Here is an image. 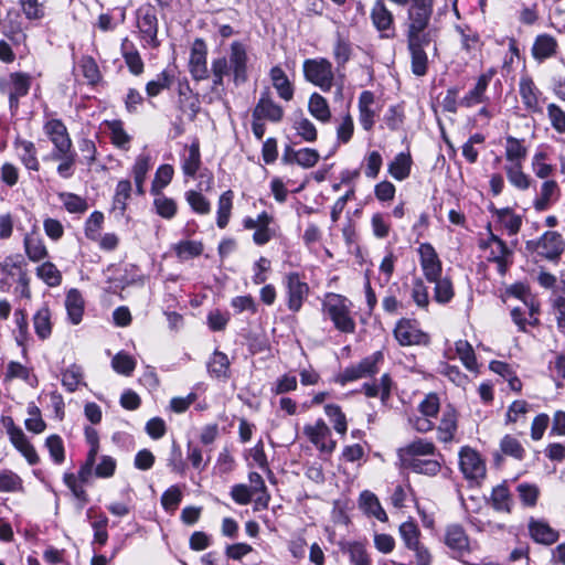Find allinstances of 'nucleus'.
I'll return each instance as SVG.
<instances>
[{"label":"nucleus","instance_id":"obj_22","mask_svg":"<svg viewBox=\"0 0 565 565\" xmlns=\"http://www.w3.org/2000/svg\"><path fill=\"white\" fill-rule=\"evenodd\" d=\"M519 94L523 107L529 113H542L541 97L542 92L537 88L533 79L524 75L519 82Z\"/></svg>","mask_w":565,"mask_h":565},{"label":"nucleus","instance_id":"obj_57","mask_svg":"<svg viewBox=\"0 0 565 565\" xmlns=\"http://www.w3.org/2000/svg\"><path fill=\"white\" fill-rule=\"evenodd\" d=\"M63 481L73 497L78 501L79 508L83 509L89 501L88 494L83 486L85 482H82L78 475L76 476L73 472H65L63 475Z\"/></svg>","mask_w":565,"mask_h":565},{"label":"nucleus","instance_id":"obj_39","mask_svg":"<svg viewBox=\"0 0 565 565\" xmlns=\"http://www.w3.org/2000/svg\"><path fill=\"white\" fill-rule=\"evenodd\" d=\"M24 253L30 262L40 263L49 257V250L44 241L31 233H25L23 237Z\"/></svg>","mask_w":565,"mask_h":565},{"label":"nucleus","instance_id":"obj_40","mask_svg":"<svg viewBox=\"0 0 565 565\" xmlns=\"http://www.w3.org/2000/svg\"><path fill=\"white\" fill-rule=\"evenodd\" d=\"M527 157V147L525 139H519L513 136L505 137L504 158L507 164L523 163Z\"/></svg>","mask_w":565,"mask_h":565},{"label":"nucleus","instance_id":"obj_25","mask_svg":"<svg viewBox=\"0 0 565 565\" xmlns=\"http://www.w3.org/2000/svg\"><path fill=\"white\" fill-rule=\"evenodd\" d=\"M561 196V189L555 180H544L536 196L533 200V207L537 212L548 210Z\"/></svg>","mask_w":565,"mask_h":565},{"label":"nucleus","instance_id":"obj_23","mask_svg":"<svg viewBox=\"0 0 565 565\" xmlns=\"http://www.w3.org/2000/svg\"><path fill=\"white\" fill-rule=\"evenodd\" d=\"M429 45V38H408V49L412 56V72L417 76H424L427 73L428 58L425 47Z\"/></svg>","mask_w":565,"mask_h":565},{"label":"nucleus","instance_id":"obj_9","mask_svg":"<svg viewBox=\"0 0 565 565\" xmlns=\"http://www.w3.org/2000/svg\"><path fill=\"white\" fill-rule=\"evenodd\" d=\"M444 543L456 559H462L475 550L465 527L458 523H451L445 527Z\"/></svg>","mask_w":565,"mask_h":565},{"label":"nucleus","instance_id":"obj_19","mask_svg":"<svg viewBox=\"0 0 565 565\" xmlns=\"http://www.w3.org/2000/svg\"><path fill=\"white\" fill-rule=\"evenodd\" d=\"M494 68H489L487 72L478 76L475 86L459 100L460 105L466 108H471L479 104H484L489 100L486 95L488 86L495 75Z\"/></svg>","mask_w":565,"mask_h":565},{"label":"nucleus","instance_id":"obj_12","mask_svg":"<svg viewBox=\"0 0 565 565\" xmlns=\"http://www.w3.org/2000/svg\"><path fill=\"white\" fill-rule=\"evenodd\" d=\"M394 337L403 347L426 345L429 343V335L422 331L418 322L413 319L402 318L394 328Z\"/></svg>","mask_w":565,"mask_h":565},{"label":"nucleus","instance_id":"obj_29","mask_svg":"<svg viewBox=\"0 0 565 565\" xmlns=\"http://www.w3.org/2000/svg\"><path fill=\"white\" fill-rule=\"evenodd\" d=\"M457 430L458 413L454 407L448 406L443 411L439 425L437 426V439L444 444L451 443Z\"/></svg>","mask_w":565,"mask_h":565},{"label":"nucleus","instance_id":"obj_54","mask_svg":"<svg viewBox=\"0 0 565 565\" xmlns=\"http://www.w3.org/2000/svg\"><path fill=\"white\" fill-rule=\"evenodd\" d=\"M308 110L317 120L321 122H329L331 119V111L327 99L318 93H313L308 103Z\"/></svg>","mask_w":565,"mask_h":565},{"label":"nucleus","instance_id":"obj_13","mask_svg":"<svg viewBox=\"0 0 565 565\" xmlns=\"http://www.w3.org/2000/svg\"><path fill=\"white\" fill-rule=\"evenodd\" d=\"M459 468L463 477L478 481L486 477V463L477 450L465 446L459 451Z\"/></svg>","mask_w":565,"mask_h":565},{"label":"nucleus","instance_id":"obj_55","mask_svg":"<svg viewBox=\"0 0 565 565\" xmlns=\"http://www.w3.org/2000/svg\"><path fill=\"white\" fill-rule=\"evenodd\" d=\"M131 192L132 185L128 179L118 181L113 198V210L119 211L121 216L127 210V203L131 196Z\"/></svg>","mask_w":565,"mask_h":565},{"label":"nucleus","instance_id":"obj_59","mask_svg":"<svg viewBox=\"0 0 565 565\" xmlns=\"http://www.w3.org/2000/svg\"><path fill=\"white\" fill-rule=\"evenodd\" d=\"M455 349L465 367L477 373L478 363L472 345L467 340H458L455 342Z\"/></svg>","mask_w":565,"mask_h":565},{"label":"nucleus","instance_id":"obj_32","mask_svg":"<svg viewBox=\"0 0 565 565\" xmlns=\"http://www.w3.org/2000/svg\"><path fill=\"white\" fill-rule=\"evenodd\" d=\"M201 164L200 142L199 139L195 138L190 146L184 147V151L181 154V169L185 177L194 178Z\"/></svg>","mask_w":565,"mask_h":565},{"label":"nucleus","instance_id":"obj_5","mask_svg":"<svg viewBox=\"0 0 565 565\" xmlns=\"http://www.w3.org/2000/svg\"><path fill=\"white\" fill-rule=\"evenodd\" d=\"M282 286L285 288V298L288 310L294 313L299 312L309 296V285L303 280L299 273L291 271L284 276Z\"/></svg>","mask_w":565,"mask_h":565},{"label":"nucleus","instance_id":"obj_61","mask_svg":"<svg viewBox=\"0 0 565 565\" xmlns=\"http://www.w3.org/2000/svg\"><path fill=\"white\" fill-rule=\"evenodd\" d=\"M500 450L503 455L512 457L515 460H523L526 455V450L521 444V441L512 436V435H505L500 440Z\"/></svg>","mask_w":565,"mask_h":565},{"label":"nucleus","instance_id":"obj_38","mask_svg":"<svg viewBox=\"0 0 565 565\" xmlns=\"http://www.w3.org/2000/svg\"><path fill=\"white\" fill-rule=\"evenodd\" d=\"M269 76L278 96L286 102H290L294 98L295 88L285 71L279 66H274Z\"/></svg>","mask_w":565,"mask_h":565},{"label":"nucleus","instance_id":"obj_20","mask_svg":"<svg viewBox=\"0 0 565 565\" xmlns=\"http://www.w3.org/2000/svg\"><path fill=\"white\" fill-rule=\"evenodd\" d=\"M419 264L426 280H436L443 273V265L437 252L430 243H422L418 247Z\"/></svg>","mask_w":565,"mask_h":565},{"label":"nucleus","instance_id":"obj_52","mask_svg":"<svg viewBox=\"0 0 565 565\" xmlns=\"http://www.w3.org/2000/svg\"><path fill=\"white\" fill-rule=\"evenodd\" d=\"M292 129L296 136L305 142H315L318 138V131L315 124L302 114L296 116L292 121Z\"/></svg>","mask_w":565,"mask_h":565},{"label":"nucleus","instance_id":"obj_30","mask_svg":"<svg viewBox=\"0 0 565 565\" xmlns=\"http://www.w3.org/2000/svg\"><path fill=\"white\" fill-rule=\"evenodd\" d=\"M13 147L18 151V158L25 169L38 172L40 170V161L38 159V150L31 140L17 137Z\"/></svg>","mask_w":565,"mask_h":565},{"label":"nucleus","instance_id":"obj_53","mask_svg":"<svg viewBox=\"0 0 565 565\" xmlns=\"http://www.w3.org/2000/svg\"><path fill=\"white\" fill-rule=\"evenodd\" d=\"M76 152L73 149L65 152H51V158L58 161L56 171L63 179H68L74 174V164L76 162Z\"/></svg>","mask_w":565,"mask_h":565},{"label":"nucleus","instance_id":"obj_8","mask_svg":"<svg viewBox=\"0 0 565 565\" xmlns=\"http://www.w3.org/2000/svg\"><path fill=\"white\" fill-rule=\"evenodd\" d=\"M274 224V216L266 211L259 213L256 218L250 216L243 218V227L254 230L253 242L257 246L266 245L277 236L278 230L273 226Z\"/></svg>","mask_w":565,"mask_h":565},{"label":"nucleus","instance_id":"obj_37","mask_svg":"<svg viewBox=\"0 0 565 565\" xmlns=\"http://www.w3.org/2000/svg\"><path fill=\"white\" fill-rule=\"evenodd\" d=\"M370 18L372 20L373 25L380 32L391 30L394 24V15L392 11L387 8L384 0L374 1L371 8Z\"/></svg>","mask_w":565,"mask_h":565},{"label":"nucleus","instance_id":"obj_36","mask_svg":"<svg viewBox=\"0 0 565 565\" xmlns=\"http://www.w3.org/2000/svg\"><path fill=\"white\" fill-rule=\"evenodd\" d=\"M32 323L35 334L41 341L47 340L53 331L52 311L43 303L33 315Z\"/></svg>","mask_w":565,"mask_h":565},{"label":"nucleus","instance_id":"obj_34","mask_svg":"<svg viewBox=\"0 0 565 565\" xmlns=\"http://www.w3.org/2000/svg\"><path fill=\"white\" fill-rule=\"evenodd\" d=\"M206 185L201 188L200 191L189 190L185 192L184 198L191 210L200 215H206L211 212V202L207 198L202 194V190L209 191L213 184V175L210 174L206 180ZM203 185V182L200 183V186Z\"/></svg>","mask_w":565,"mask_h":565},{"label":"nucleus","instance_id":"obj_48","mask_svg":"<svg viewBox=\"0 0 565 565\" xmlns=\"http://www.w3.org/2000/svg\"><path fill=\"white\" fill-rule=\"evenodd\" d=\"M172 250L180 260L184 262L202 255L204 245L201 241L184 239L175 243Z\"/></svg>","mask_w":565,"mask_h":565},{"label":"nucleus","instance_id":"obj_17","mask_svg":"<svg viewBox=\"0 0 565 565\" xmlns=\"http://www.w3.org/2000/svg\"><path fill=\"white\" fill-rule=\"evenodd\" d=\"M359 121L365 131H371L379 116L380 107L371 90H363L358 99Z\"/></svg>","mask_w":565,"mask_h":565},{"label":"nucleus","instance_id":"obj_64","mask_svg":"<svg viewBox=\"0 0 565 565\" xmlns=\"http://www.w3.org/2000/svg\"><path fill=\"white\" fill-rule=\"evenodd\" d=\"M58 200L63 203L64 209L72 214H83L87 211L88 204L86 200L75 193L61 192L57 194Z\"/></svg>","mask_w":565,"mask_h":565},{"label":"nucleus","instance_id":"obj_50","mask_svg":"<svg viewBox=\"0 0 565 565\" xmlns=\"http://www.w3.org/2000/svg\"><path fill=\"white\" fill-rule=\"evenodd\" d=\"M492 212L509 235L512 236L519 233L522 226L521 215L515 214L510 207L494 209Z\"/></svg>","mask_w":565,"mask_h":565},{"label":"nucleus","instance_id":"obj_58","mask_svg":"<svg viewBox=\"0 0 565 565\" xmlns=\"http://www.w3.org/2000/svg\"><path fill=\"white\" fill-rule=\"evenodd\" d=\"M324 414L332 423L335 433L344 436L348 430V420L345 414L342 412L341 406L334 403L326 404Z\"/></svg>","mask_w":565,"mask_h":565},{"label":"nucleus","instance_id":"obj_7","mask_svg":"<svg viewBox=\"0 0 565 565\" xmlns=\"http://www.w3.org/2000/svg\"><path fill=\"white\" fill-rule=\"evenodd\" d=\"M435 0H411L407 9V35H419L429 24Z\"/></svg>","mask_w":565,"mask_h":565},{"label":"nucleus","instance_id":"obj_62","mask_svg":"<svg viewBox=\"0 0 565 565\" xmlns=\"http://www.w3.org/2000/svg\"><path fill=\"white\" fill-rule=\"evenodd\" d=\"M36 276L50 287L62 284V273L52 262H44L36 267Z\"/></svg>","mask_w":565,"mask_h":565},{"label":"nucleus","instance_id":"obj_60","mask_svg":"<svg viewBox=\"0 0 565 565\" xmlns=\"http://www.w3.org/2000/svg\"><path fill=\"white\" fill-rule=\"evenodd\" d=\"M435 284L434 299L438 303L446 305L451 301L455 290L450 278L439 276L436 280H428Z\"/></svg>","mask_w":565,"mask_h":565},{"label":"nucleus","instance_id":"obj_35","mask_svg":"<svg viewBox=\"0 0 565 565\" xmlns=\"http://www.w3.org/2000/svg\"><path fill=\"white\" fill-rule=\"evenodd\" d=\"M359 508L367 516H373L381 522H387L388 516L379 498L370 490H364L359 495Z\"/></svg>","mask_w":565,"mask_h":565},{"label":"nucleus","instance_id":"obj_24","mask_svg":"<svg viewBox=\"0 0 565 565\" xmlns=\"http://www.w3.org/2000/svg\"><path fill=\"white\" fill-rule=\"evenodd\" d=\"M565 249V241L556 231L545 232L537 242V253L548 259L556 260Z\"/></svg>","mask_w":565,"mask_h":565},{"label":"nucleus","instance_id":"obj_33","mask_svg":"<svg viewBox=\"0 0 565 565\" xmlns=\"http://www.w3.org/2000/svg\"><path fill=\"white\" fill-rule=\"evenodd\" d=\"M399 463L403 469L429 477L437 476L441 470L440 460L434 457H417Z\"/></svg>","mask_w":565,"mask_h":565},{"label":"nucleus","instance_id":"obj_49","mask_svg":"<svg viewBox=\"0 0 565 565\" xmlns=\"http://www.w3.org/2000/svg\"><path fill=\"white\" fill-rule=\"evenodd\" d=\"M504 172L511 185L520 191H526L531 186V178L524 173L523 163L505 164Z\"/></svg>","mask_w":565,"mask_h":565},{"label":"nucleus","instance_id":"obj_41","mask_svg":"<svg viewBox=\"0 0 565 565\" xmlns=\"http://www.w3.org/2000/svg\"><path fill=\"white\" fill-rule=\"evenodd\" d=\"M137 25L143 35H157L158 19L154 7L148 4L137 10Z\"/></svg>","mask_w":565,"mask_h":565},{"label":"nucleus","instance_id":"obj_46","mask_svg":"<svg viewBox=\"0 0 565 565\" xmlns=\"http://www.w3.org/2000/svg\"><path fill=\"white\" fill-rule=\"evenodd\" d=\"M412 157L409 152L397 153L388 164V173L397 181L408 178L412 168Z\"/></svg>","mask_w":565,"mask_h":565},{"label":"nucleus","instance_id":"obj_63","mask_svg":"<svg viewBox=\"0 0 565 565\" xmlns=\"http://www.w3.org/2000/svg\"><path fill=\"white\" fill-rule=\"evenodd\" d=\"M515 491L521 503L526 508H534L540 497V488L535 483L521 482L516 486Z\"/></svg>","mask_w":565,"mask_h":565},{"label":"nucleus","instance_id":"obj_10","mask_svg":"<svg viewBox=\"0 0 565 565\" xmlns=\"http://www.w3.org/2000/svg\"><path fill=\"white\" fill-rule=\"evenodd\" d=\"M303 74L308 82L322 90H330L334 75L332 64L326 58H308L303 62Z\"/></svg>","mask_w":565,"mask_h":565},{"label":"nucleus","instance_id":"obj_26","mask_svg":"<svg viewBox=\"0 0 565 565\" xmlns=\"http://www.w3.org/2000/svg\"><path fill=\"white\" fill-rule=\"evenodd\" d=\"M530 537L539 544L552 545L558 541L559 534L546 521L530 518L527 524Z\"/></svg>","mask_w":565,"mask_h":565},{"label":"nucleus","instance_id":"obj_15","mask_svg":"<svg viewBox=\"0 0 565 565\" xmlns=\"http://www.w3.org/2000/svg\"><path fill=\"white\" fill-rule=\"evenodd\" d=\"M417 457H440L436 445L425 438H415L411 443L397 449V458L401 461L414 459Z\"/></svg>","mask_w":565,"mask_h":565},{"label":"nucleus","instance_id":"obj_6","mask_svg":"<svg viewBox=\"0 0 565 565\" xmlns=\"http://www.w3.org/2000/svg\"><path fill=\"white\" fill-rule=\"evenodd\" d=\"M479 247L484 250L489 249L488 262L497 264L499 274L505 275L512 265L513 256V250L508 247L507 243L489 230L488 238L481 239Z\"/></svg>","mask_w":565,"mask_h":565},{"label":"nucleus","instance_id":"obj_51","mask_svg":"<svg viewBox=\"0 0 565 565\" xmlns=\"http://www.w3.org/2000/svg\"><path fill=\"white\" fill-rule=\"evenodd\" d=\"M10 441L14 448L25 458L29 465L34 466L40 462V457L34 446L29 441L23 430L10 438Z\"/></svg>","mask_w":565,"mask_h":565},{"label":"nucleus","instance_id":"obj_56","mask_svg":"<svg viewBox=\"0 0 565 565\" xmlns=\"http://www.w3.org/2000/svg\"><path fill=\"white\" fill-rule=\"evenodd\" d=\"M105 125L110 132L113 145L120 149H128L131 137L126 132L124 122L120 119H114L106 120Z\"/></svg>","mask_w":565,"mask_h":565},{"label":"nucleus","instance_id":"obj_47","mask_svg":"<svg viewBox=\"0 0 565 565\" xmlns=\"http://www.w3.org/2000/svg\"><path fill=\"white\" fill-rule=\"evenodd\" d=\"M234 192L227 190L223 192L217 201L216 225L218 228H225L228 225L233 209Z\"/></svg>","mask_w":565,"mask_h":565},{"label":"nucleus","instance_id":"obj_16","mask_svg":"<svg viewBox=\"0 0 565 565\" xmlns=\"http://www.w3.org/2000/svg\"><path fill=\"white\" fill-rule=\"evenodd\" d=\"M44 134L53 143L52 152H65L73 149V142L66 126L61 119L47 120L43 126Z\"/></svg>","mask_w":565,"mask_h":565},{"label":"nucleus","instance_id":"obj_45","mask_svg":"<svg viewBox=\"0 0 565 565\" xmlns=\"http://www.w3.org/2000/svg\"><path fill=\"white\" fill-rule=\"evenodd\" d=\"M490 503L498 512L510 513L512 511L513 499L509 488L504 483L492 489Z\"/></svg>","mask_w":565,"mask_h":565},{"label":"nucleus","instance_id":"obj_14","mask_svg":"<svg viewBox=\"0 0 565 565\" xmlns=\"http://www.w3.org/2000/svg\"><path fill=\"white\" fill-rule=\"evenodd\" d=\"M507 295L512 296L523 302V305L527 308L529 311V322L531 327H539L541 324L540 321V312H541V303L539 299L532 295L527 285L522 282H516L507 288Z\"/></svg>","mask_w":565,"mask_h":565},{"label":"nucleus","instance_id":"obj_1","mask_svg":"<svg viewBox=\"0 0 565 565\" xmlns=\"http://www.w3.org/2000/svg\"><path fill=\"white\" fill-rule=\"evenodd\" d=\"M321 313L326 320L331 321L339 332L345 334L355 332L353 302L348 297L335 292H327L321 300Z\"/></svg>","mask_w":565,"mask_h":565},{"label":"nucleus","instance_id":"obj_3","mask_svg":"<svg viewBox=\"0 0 565 565\" xmlns=\"http://www.w3.org/2000/svg\"><path fill=\"white\" fill-rule=\"evenodd\" d=\"M31 84V75L22 72H13L8 76L0 77V93L8 97L11 115L18 113L20 98L29 94Z\"/></svg>","mask_w":565,"mask_h":565},{"label":"nucleus","instance_id":"obj_21","mask_svg":"<svg viewBox=\"0 0 565 565\" xmlns=\"http://www.w3.org/2000/svg\"><path fill=\"white\" fill-rule=\"evenodd\" d=\"M207 46L205 42L198 38L191 49L189 70L194 81H203L209 77L207 70Z\"/></svg>","mask_w":565,"mask_h":565},{"label":"nucleus","instance_id":"obj_18","mask_svg":"<svg viewBox=\"0 0 565 565\" xmlns=\"http://www.w3.org/2000/svg\"><path fill=\"white\" fill-rule=\"evenodd\" d=\"M282 117L284 108L273 99L269 89L266 88L260 93V97L253 109V119L279 122Z\"/></svg>","mask_w":565,"mask_h":565},{"label":"nucleus","instance_id":"obj_42","mask_svg":"<svg viewBox=\"0 0 565 565\" xmlns=\"http://www.w3.org/2000/svg\"><path fill=\"white\" fill-rule=\"evenodd\" d=\"M248 488L253 490L256 498L254 499L255 510L267 509L270 501V493L265 484L263 477L255 471L248 473Z\"/></svg>","mask_w":565,"mask_h":565},{"label":"nucleus","instance_id":"obj_2","mask_svg":"<svg viewBox=\"0 0 565 565\" xmlns=\"http://www.w3.org/2000/svg\"><path fill=\"white\" fill-rule=\"evenodd\" d=\"M398 533L404 546L414 553L416 565H431L433 554L422 542L420 529L413 519L403 522L398 527Z\"/></svg>","mask_w":565,"mask_h":565},{"label":"nucleus","instance_id":"obj_43","mask_svg":"<svg viewBox=\"0 0 565 565\" xmlns=\"http://www.w3.org/2000/svg\"><path fill=\"white\" fill-rule=\"evenodd\" d=\"M65 308L71 323L78 324L83 319L85 309V301L78 289L73 288L66 294Z\"/></svg>","mask_w":565,"mask_h":565},{"label":"nucleus","instance_id":"obj_28","mask_svg":"<svg viewBox=\"0 0 565 565\" xmlns=\"http://www.w3.org/2000/svg\"><path fill=\"white\" fill-rule=\"evenodd\" d=\"M394 382L388 373H384L379 381L365 382L362 385V392L366 397H380L383 405H386L391 398Z\"/></svg>","mask_w":565,"mask_h":565},{"label":"nucleus","instance_id":"obj_44","mask_svg":"<svg viewBox=\"0 0 565 565\" xmlns=\"http://www.w3.org/2000/svg\"><path fill=\"white\" fill-rule=\"evenodd\" d=\"M230 359L218 350H215L207 362V372L211 376L218 380H227L230 377Z\"/></svg>","mask_w":565,"mask_h":565},{"label":"nucleus","instance_id":"obj_31","mask_svg":"<svg viewBox=\"0 0 565 565\" xmlns=\"http://www.w3.org/2000/svg\"><path fill=\"white\" fill-rule=\"evenodd\" d=\"M247 55L246 50L239 42H233L231 45V55L228 65L234 75V82L236 85L244 83L247 79L246 74Z\"/></svg>","mask_w":565,"mask_h":565},{"label":"nucleus","instance_id":"obj_11","mask_svg":"<svg viewBox=\"0 0 565 565\" xmlns=\"http://www.w3.org/2000/svg\"><path fill=\"white\" fill-rule=\"evenodd\" d=\"M303 435L320 452L331 454L337 447L331 429L322 418L305 425Z\"/></svg>","mask_w":565,"mask_h":565},{"label":"nucleus","instance_id":"obj_27","mask_svg":"<svg viewBox=\"0 0 565 565\" xmlns=\"http://www.w3.org/2000/svg\"><path fill=\"white\" fill-rule=\"evenodd\" d=\"M85 436L90 448L87 452L84 463H82L78 470V478L82 482H88L90 479L99 449L98 434L94 428L87 427L85 429Z\"/></svg>","mask_w":565,"mask_h":565},{"label":"nucleus","instance_id":"obj_4","mask_svg":"<svg viewBox=\"0 0 565 565\" xmlns=\"http://www.w3.org/2000/svg\"><path fill=\"white\" fill-rule=\"evenodd\" d=\"M384 360L382 351H376L364 359L358 364H352L345 367L341 373L334 377V382L344 386L347 383L354 382L365 377L374 376L379 370L380 364Z\"/></svg>","mask_w":565,"mask_h":565}]
</instances>
